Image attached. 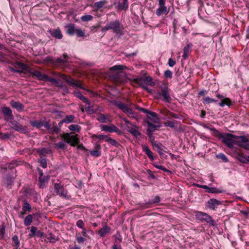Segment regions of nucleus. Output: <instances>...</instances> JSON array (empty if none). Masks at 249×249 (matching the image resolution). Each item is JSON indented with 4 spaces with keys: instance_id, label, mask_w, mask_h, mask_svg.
Instances as JSON below:
<instances>
[{
    "instance_id": "de8ad7c7",
    "label": "nucleus",
    "mask_w": 249,
    "mask_h": 249,
    "mask_svg": "<svg viewBox=\"0 0 249 249\" xmlns=\"http://www.w3.org/2000/svg\"><path fill=\"white\" fill-rule=\"evenodd\" d=\"M52 151L51 150H48L46 148H42L40 149L37 150V152L41 155H44L46 154H49L51 153Z\"/></svg>"
},
{
    "instance_id": "c85d7f7f",
    "label": "nucleus",
    "mask_w": 249,
    "mask_h": 249,
    "mask_svg": "<svg viewBox=\"0 0 249 249\" xmlns=\"http://www.w3.org/2000/svg\"><path fill=\"white\" fill-rule=\"evenodd\" d=\"M48 176H43V177H39V181L40 182V188H44L45 186V183H47L49 180Z\"/></svg>"
},
{
    "instance_id": "58836bf2",
    "label": "nucleus",
    "mask_w": 249,
    "mask_h": 249,
    "mask_svg": "<svg viewBox=\"0 0 249 249\" xmlns=\"http://www.w3.org/2000/svg\"><path fill=\"white\" fill-rule=\"evenodd\" d=\"M127 114L128 116L135 119H138V115L137 113H135L131 108L129 109V111L126 113Z\"/></svg>"
},
{
    "instance_id": "e433bc0d",
    "label": "nucleus",
    "mask_w": 249,
    "mask_h": 249,
    "mask_svg": "<svg viewBox=\"0 0 249 249\" xmlns=\"http://www.w3.org/2000/svg\"><path fill=\"white\" fill-rule=\"evenodd\" d=\"M107 1L106 0H101L94 3V6L97 10H99L103 7V6L105 5Z\"/></svg>"
},
{
    "instance_id": "8fccbe9b",
    "label": "nucleus",
    "mask_w": 249,
    "mask_h": 249,
    "mask_svg": "<svg viewBox=\"0 0 249 249\" xmlns=\"http://www.w3.org/2000/svg\"><path fill=\"white\" fill-rule=\"evenodd\" d=\"M144 82H145L146 85H149L151 86H153L155 85V83L152 81V78L150 76H147L145 78H143Z\"/></svg>"
},
{
    "instance_id": "f257e3e1",
    "label": "nucleus",
    "mask_w": 249,
    "mask_h": 249,
    "mask_svg": "<svg viewBox=\"0 0 249 249\" xmlns=\"http://www.w3.org/2000/svg\"><path fill=\"white\" fill-rule=\"evenodd\" d=\"M210 129L213 132L215 137L221 140L222 142L228 147L232 148L234 144H235L236 136L230 133H222L214 128H211Z\"/></svg>"
},
{
    "instance_id": "b1692460",
    "label": "nucleus",
    "mask_w": 249,
    "mask_h": 249,
    "mask_svg": "<svg viewBox=\"0 0 249 249\" xmlns=\"http://www.w3.org/2000/svg\"><path fill=\"white\" fill-rule=\"evenodd\" d=\"M2 112L4 115L10 117V119H13L12 110L9 107H3L2 108Z\"/></svg>"
},
{
    "instance_id": "9d476101",
    "label": "nucleus",
    "mask_w": 249,
    "mask_h": 249,
    "mask_svg": "<svg viewBox=\"0 0 249 249\" xmlns=\"http://www.w3.org/2000/svg\"><path fill=\"white\" fill-rule=\"evenodd\" d=\"M54 192L58 195L65 196L67 195V192L64 190L62 185L60 183H55L54 184Z\"/></svg>"
},
{
    "instance_id": "4d7b16f0",
    "label": "nucleus",
    "mask_w": 249,
    "mask_h": 249,
    "mask_svg": "<svg viewBox=\"0 0 249 249\" xmlns=\"http://www.w3.org/2000/svg\"><path fill=\"white\" fill-rule=\"evenodd\" d=\"M40 164H41V166L43 168H45L47 167V160L45 158H41L40 160H39V161H38Z\"/></svg>"
},
{
    "instance_id": "bb28decb",
    "label": "nucleus",
    "mask_w": 249,
    "mask_h": 249,
    "mask_svg": "<svg viewBox=\"0 0 249 249\" xmlns=\"http://www.w3.org/2000/svg\"><path fill=\"white\" fill-rule=\"evenodd\" d=\"M118 9L121 10H126L128 7V0H123L122 2H119Z\"/></svg>"
},
{
    "instance_id": "052dcab7",
    "label": "nucleus",
    "mask_w": 249,
    "mask_h": 249,
    "mask_svg": "<svg viewBox=\"0 0 249 249\" xmlns=\"http://www.w3.org/2000/svg\"><path fill=\"white\" fill-rule=\"evenodd\" d=\"M5 227L4 225H1L0 228V239H3L4 237Z\"/></svg>"
},
{
    "instance_id": "423d86ee",
    "label": "nucleus",
    "mask_w": 249,
    "mask_h": 249,
    "mask_svg": "<svg viewBox=\"0 0 249 249\" xmlns=\"http://www.w3.org/2000/svg\"><path fill=\"white\" fill-rule=\"evenodd\" d=\"M197 218L201 221H205L212 226L215 225V222L212 219V218L206 213L198 212L196 213Z\"/></svg>"
},
{
    "instance_id": "7ed1b4c3",
    "label": "nucleus",
    "mask_w": 249,
    "mask_h": 249,
    "mask_svg": "<svg viewBox=\"0 0 249 249\" xmlns=\"http://www.w3.org/2000/svg\"><path fill=\"white\" fill-rule=\"evenodd\" d=\"M124 30L123 25L119 20H115L107 22L106 26L102 28V32L107 30H112L113 32L117 35H122Z\"/></svg>"
},
{
    "instance_id": "20e7f679",
    "label": "nucleus",
    "mask_w": 249,
    "mask_h": 249,
    "mask_svg": "<svg viewBox=\"0 0 249 249\" xmlns=\"http://www.w3.org/2000/svg\"><path fill=\"white\" fill-rule=\"evenodd\" d=\"M57 76L64 80L71 86L83 89H85L81 83L80 81L74 80L70 76L65 75L61 73H58Z\"/></svg>"
},
{
    "instance_id": "69168bd1",
    "label": "nucleus",
    "mask_w": 249,
    "mask_h": 249,
    "mask_svg": "<svg viewBox=\"0 0 249 249\" xmlns=\"http://www.w3.org/2000/svg\"><path fill=\"white\" fill-rule=\"evenodd\" d=\"M148 135L149 137L150 141L151 142L153 146L155 145L157 143H158L156 141H155V138L153 136V134H148Z\"/></svg>"
},
{
    "instance_id": "cd10ccee",
    "label": "nucleus",
    "mask_w": 249,
    "mask_h": 249,
    "mask_svg": "<svg viewBox=\"0 0 249 249\" xmlns=\"http://www.w3.org/2000/svg\"><path fill=\"white\" fill-rule=\"evenodd\" d=\"M236 159L240 162L244 163H248V157L246 158L242 153H237L236 156Z\"/></svg>"
},
{
    "instance_id": "5fc2aeb1",
    "label": "nucleus",
    "mask_w": 249,
    "mask_h": 249,
    "mask_svg": "<svg viewBox=\"0 0 249 249\" xmlns=\"http://www.w3.org/2000/svg\"><path fill=\"white\" fill-rule=\"evenodd\" d=\"M216 157L218 159H221L223 161L226 162L228 161V158L223 153H219L216 155Z\"/></svg>"
},
{
    "instance_id": "603ef678",
    "label": "nucleus",
    "mask_w": 249,
    "mask_h": 249,
    "mask_svg": "<svg viewBox=\"0 0 249 249\" xmlns=\"http://www.w3.org/2000/svg\"><path fill=\"white\" fill-rule=\"evenodd\" d=\"M31 232L29 233V236L30 237H34L36 235L37 232V228L32 226L31 227Z\"/></svg>"
},
{
    "instance_id": "72a5a7b5",
    "label": "nucleus",
    "mask_w": 249,
    "mask_h": 249,
    "mask_svg": "<svg viewBox=\"0 0 249 249\" xmlns=\"http://www.w3.org/2000/svg\"><path fill=\"white\" fill-rule=\"evenodd\" d=\"M97 120L100 121V122L101 123H107L108 122H110L111 121L108 119L107 118L105 115L103 114H100L98 118H97Z\"/></svg>"
},
{
    "instance_id": "a18cd8bd",
    "label": "nucleus",
    "mask_w": 249,
    "mask_h": 249,
    "mask_svg": "<svg viewBox=\"0 0 249 249\" xmlns=\"http://www.w3.org/2000/svg\"><path fill=\"white\" fill-rule=\"evenodd\" d=\"M32 208L31 205L27 203L26 201H24L23 206L22 207V210L24 212H30L31 211Z\"/></svg>"
},
{
    "instance_id": "473e14b6",
    "label": "nucleus",
    "mask_w": 249,
    "mask_h": 249,
    "mask_svg": "<svg viewBox=\"0 0 249 249\" xmlns=\"http://www.w3.org/2000/svg\"><path fill=\"white\" fill-rule=\"evenodd\" d=\"M33 216L32 214H28L25 217L24 220V224L26 226H28L31 224L33 222Z\"/></svg>"
},
{
    "instance_id": "3c124183",
    "label": "nucleus",
    "mask_w": 249,
    "mask_h": 249,
    "mask_svg": "<svg viewBox=\"0 0 249 249\" xmlns=\"http://www.w3.org/2000/svg\"><path fill=\"white\" fill-rule=\"evenodd\" d=\"M76 36L78 37H84L85 36V30H82L81 29H76L75 32Z\"/></svg>"
},
{
    "instance_id": "49530a36",
    "label": "nucleus",
    "mask_w": 249,
    "mask_h": 249,
    "mask_svg": "<svg viewBox=\"0 0 249 249\" xmlns=\"http://www.w3.org/2000/svg\"><path fill=\"white\" fill-rule=\"evenodd\" d=\"M47 239L49 240V241L51 243H55L58 240V238L52 233H50L48 234Z\"/></svg>"
},
{
    "instance_id": "4468645a",
    "label": "nucleus",
    "mask_w": 249,
    "mask_h": 249,
    "mask_svg": "<svg viewBox=\"0 0 249 249\" xmlns=\"http://www.w3.org/2000/svg\"><path fill=\"white\" fill-rule=\"evenodd\" d=\"M114 105L119 109H121L124 113H126L130 108L127 104L122 103L120 101H116Z\"/></svg>"
},
{
    "instance_id": "c03bdc74",
    "label": "nucleus",
    "mask_w": 249,
    "mask_h": 249,
    "mask_svg": "<svg viewBox=\"0 0 249 249\" xmlns=\"http://www.w3.org/2000/svg\"><path fill=\"white\" fill-rule=\"evenodd\" d=\"M106 141L112 145L115 146V147H118L120 145L119 143L115 140L113 139L110 137L107 138Z\"/></svg>"
},
{
    "instance_id": "680f3d73",
    "label": "nucleus",
    "mask_w": 249,
    "mask_h": 249,
    "mask_svg": "<svg viewBox=\"0 0 249 249\" xmlns=\"http://www.w3.org/2000/svg\"><path fill=\"white\" fill-rule=\"evenodd\" d=\"M92 137L93 138L96 137V138L100 140H106L107 139V138H108V136L105 135H93L92 136Z\"/></svg>"
},
{
    "instance_id": "39448f33",
    "label": "nucleus",
    "mask_w": 249,
    "mask_h": 249,
    "mask_svg": "<svg viewBox=\"0 0 249 249\" xmlns=\"http://www.w3.org/2000/svg\"><path fill=\"white\" fill-rule=\"evenodd\" d=\"M66 142L70 144L71 146H75L79 143V139L77 135H71L70 133H67L62 135Z\"/></svg>"
},
{
    "instance_id": "a878e982",
    "label": "nucleus",
    "mask_w": 249,
    "mask_h": 249,
    "mask_svg": "<svg viewBox=\"0 0 249 249\" xmlns=\"http://www.w3.org/2000/svg\"><path fill=\"white\" fill-rule=\"evenodd\" d=\"M203 189H206V192L211 193H221L222 191L215 187H209L207 185L203 186Z\"/></svg>"
},
{
    "instance_id": "ddd939ff",
    "label": "nucleus",
    "mask_w": 249,
    "mask_h": 249,
    "mask_svg": "<svg viewBox=\"0 0 249 249\" xmlns=\"http://www.w3.org/2000/svg\"><path fill=\"white\" fill-rule=\"evenodd\" d=\"M221 201L216 199L212 198L208 201V207L210 209L214 210L217 206L221 204Z\"/></svg>"
},
{
    "instance_id": "412c9836",
    "label": "nucleus",
    "mask_w": 249,
    "mask_h": 249,
    "mask_svg": "<svg viewBox=\"0 0 249 249\" xmlns=\"http://www.w3.org/2000/svg\"><path fill=\"white\" fill-rule=\"evenodd\" d=\"M168 13V11L167 8L164 5L160 6L156 11V14L158 16H160L162 14L167 15Z\"/></svg>"
},
{
    "instance_id": "7c9ffc66",
    "label": "nucleus",
    "mask_w": 249,
    "mask_h": 249,
    "mask_svg": "<svg viewBox=\"0 0 249 249\" xmlns=\"http://www.w3.org/2000/svg\"><path fill=\"white\" fill-rule=\"evenodd\" d=\"M133 126H134V128L130 129L129 133L135 138L140 136L141 135V133L136 129L138 128V127L134 124Z\"/></svg>"
},
{
    "instance_id": "774afa93",
    "label": "nucleus",
    "mask_w": 249,
    "mask_h": 249,
    "mask_svg": "<svg viewBox=\"0 0 249 249\" xmlns=\"http://www.w3.org/2000/svg\"><path fill=\"white\" fill-rule=\"evenodd\" d=\"M18 65L19 67L22 70L27 71V69H28V67L27 66V65L22 63L18 62Z\"/></svg>"
},
{
    "instance_id": "2eb2a0df",
    "label": "nucleus",
    "mask_w": 249,
    "mask_h": 249,
    "mask_svg": "<svg viewBox=\"0 0 249 249\" xmlns=\"http://www.w3.org/2000/svg\"><path fill=\"white\" fill-rule=\"evenodd\" d=\"M147 115V118L151 120L154 123H158L159 121V119L158 117V115L154 112H151L148 110L147 112H145Z\"/></svg>"
},
{
    "instance_id": "6e6d98bb",
    "label": "nucleus",
    "mask_w": 249,
    "mask_h": 249,
    "mask_svg": "<svg viewBox=\"0 0 249 249\" xmlns=\"http://www.w3.org/2000/svg\"><path fill=\"white\" fill-rule=\"evenodd\" d=\"M45 81H49L50 82H52V83H54L56 84H58V81L57 79L52 78V77H51L47 75H46V77L45 78Z\"/></svg>"
},
{
    "instance_id": "1a4fd4ad",
    "label": "nucleus",
    "mask_w": 249,
    "mask_h": 249,
    "mask_svg": "<svg viewBox=\"0 0 249 249\" xmlns=\"http://www.w3.org/2000/svg\"><path fill=\"white\" fill-rule=\"evenodd\" d=\"M2 184L7 189H11L14 184V178L10 175H6L3 178Z\"/></svg>"
},
{
    "instance_id": "c756f323",
    "label": "nucleus",
    "mask_w": 249,
    "mask_h": 249,
    "mask_svg": "<svg viewBox=\"0 0 249 249\" xmlns=\"http://www.w3.org/2000/svg\"><path fill=\"white\" fill-rule=\"evenodd\" d=\"M160 201V197L159 196H156L153 199L149 200V201L145 204L143 208H149L150 205L154 203H159Z\"/></svg>"
},
{
    "instance_id": "5701e85b",
    "label": "nucleus",
    "mask_w": 249,
    "mask_h": 249,
    "mask_svg": "<svg viewBox=\"0 0 249 249\" xmlns=\"http://www.w3.org/2000/svg\"><path fill=\"white\" fill-rule=\"evenodd\" d=\"M147 124L148 125V128L147 129V131L148 132V134H152L153 132L157 129V127H159V125H156L152 123H151L149 121L147 122Z\"/></svg>"
},
{
    "instance_id": "6e6552de",
    "label": "nucleus",
    "mask_w": 249,
    "mask_h": 249,
    "mask_svg": "<svg viewBox=\"0 0 249 249\" xmlns=\"http://www.w3.org/2000/svg\"><path fill=\"white\" fill-rule=\"evenodd\" d=\"M11 124V128L15 129L16 131L25 133L27 132V127L20 124L18 122L13 121L10 122Z\"/></svg>"
},
{
    "instance_id": "2f4dec72",
    "label": "nucleus",
    "mask_w": 249,
    "mask_h": 249,
    "mask_svg": "<svg viewBox=\"0 0 249 249\" xmlns=\"http://www.w3.org/2000/svg\"><path fill=\"white\" fill-rule=\"evenodd\" d=\"M248 139L245 136L237 137L235 138V143L238 145V143L247 142Z\"/></svg>"
},
{
    "instance_id": "393cba45",
    "label": "nucleus",
    "mask_w": 249,
    "mask_h": 249,
    "mask_svg": "<svg viewBox=\"0 0 249 249\" xmlns=\"http://www.w3.org/2000/svg\"><path fill=\"white\" fill-rule=\"evenodd\" d=\"M142 150L145 152L146 154L147 155L148 158L152 160H154V158L153 156V153L151 151V150L148 148V146L146 145H142Z\"/></svg>"
},
{
    "instance_id": "a19ab883",
    "label": "nucleus",
    "mask_w": 249,
    "mask_h": 249,
    "mask_svg": "<svg viewBox=\"0 0 249 249\" xmlns=\"http://www.w3.org/2000/svg\"><path fill=\"white\" fill-rule=\"evenodd\" d=\"M30 124L33 126L37 128H40L43 125V124L40 121H30Z\"/></svg>"
},
{
    "instance_id": "ea45409f",
    "label": "nucleus",
    "mask_w": 249,
    "mask_h": 249,
    "mask_svg": "<svg viewBox=\"0 0 249 249\" xmlns=\"http://www.w3.org/2000/svg\"><path fill=\"white\" fill-rule=\"evenodd\" d=\"M158 149V152L160 155H163V152L164 151L162 149V144L160 142L157 143L155 145L153 146Z\"/></svg>"
},
{
    "instance_id": "aec40b11",
    "label": "nucleus",
    "mask_w": 249,
    "mask_h": 249,
    "mask_svg": "<svg viewBox=\"0 0 249 249\" xmlns=\"http://www.w3.org/2000/svg\"><path fill=\"white\" fill-rule=\"evenodd\" d=\"M110 228L107 226H105L98 231V233L101 237H105L110 231Z\"/></svg>"
},
{
    "instance_id": "13d9d810",
    "label": "nucleus",
    "mask_w": 249,
    "mask_h": 249,
    "mask_svg": "<svg viewBox=\"0 0 249 249\" xmlns=\"http://www.w3.org/2000/svg\"><path fill=\"white\" fill-rule=\"evenodd\" d=\"M130 106H133L136 109L142 111L144 113L148 112V109L141 107L139 106H138V105H133L132 104H130Z\"/></svg>"
},
{
    "instance_id": "37998d69",
    "label": "nucleus",
    "mask_w": 249,
    "mask_h": 249,
    "mask_svg": "<svg viewBox=\"0 0 249 249\" xmlns=\"http://www.w3.org/2000/svg\"><path fill=\"white\" fill-rule=\"evenodd\" d=\"M231 103L230 99L228 98H225L223 99L221 102L219 103V105L220 107H224L225 105L230 106Z\"/></svg>"
},
{
    "instance_id": "f704fd0d",
    "label": "nucleus",
    "mask_w": 249,
    "mask_h": 249,
    "mask_svg": "<svg viewBox=\"0 0 249 249\" xmlns=\"http://www.w3.org/2000/svg\"><path fill=\"white\" fill-rule=\"evenodd\" d=\"M191 48V46L190 45H187L184 47L183 49V54L182 57L184 59H186L188 57L190 53V49Z\"/></svg>"
},
{
    "instance_id": "0eeeda50",
    "label": "nucleus",
    "mask_w": 249,
    "mask_h": 249,
    "mask_svg": "<svg viewBox=\"0 0 249 249\" xmlns=\"http://www.w3.org/2000/svg\"><path fill=\"white\" fill-rule=\"evenodd\" d=\"M159 95L163 97V101L168 103L171 102L172 99L170 96L167 87L164 86L161 88V92L159 93Z\"/></svg>"
},
{
    "instance_id": "a211bd4d",
    "label": "nucleus",
    "mask_w": 249,
    "mask_h": 249,
    "mask_svg": "<svg viewBox=\"0 0 249 249\" xmlns=\"http://www.w3.org/2000/svg\"><path fill=\"white\" fill-rule=\"evenodd\" d=\"M73 94L75 95V96L79 98L83 102L86 103L88 105L90 104V102L89 99L85 97L84 96H83L81 92L78 91H74Z\"/></svg>"
},
{
    "instance_id": "864d4df0",
    "label": "nucleus",
    "mask_w": 249,
    "mask_h": 249,
    "mask_svg": "<svg viewBox=\"0 0 249 249\" xmlns=\"http://www.w3.org/2000/svg\"><path fill=\"white\" fill-rule=\"evenodd\" d=\"M93 18V17L90 15H87L85 16H83L81 17V20L83 21H89L92 20Z\"/></svg>"
},
{
    "instance_id": "79ce46f5",
    "label": "nucleus",
    "mask_w": 249,
    "mask_h": 249,
    "mask_svg": "<svg viewBox=\"0 0 249 249\" xmlns=\"http://www.w3.org/2000/svg\"><path fill=\"white\" fill-rule=\"evenodd\" d=\"M12 241L15 243L13 246L16 247V249H18L20 243L18 240V237L17 235H15L12 237Z\"/></svg>"
},
{
    "instance_id": "f3484780",
    "label": "nucleus",
    "mask_w": 249,
    "mask_h": 249,
    "mask_svg": "<svg viewBox=\"0 0 249 249\" xmlns=\"http://www.w3.org/2000/svg\"><path fill=\"white\" fill-rule=\"evenodd\" d=\"M50 33L53 37L57 39H61L63 37L61 32L59 28L50 31Z\"/></svg>"
},
{
    "instance_id": "4c0bfd02",
    "label": "nucleus",
    "mask_w": 249,
    "mask_h": 249,
    "mask_svg": "<svg viewBox=\"0 0 249 249\" xmlns=\"http://www.w3.org/2000/svg\"><path fill=\"white\" fill-rule=\"evenodd\" d=\"M69 128L71 131L79 132L81 129V127L78 124H74L70 125Z\"/></svg>"
},
{
    "instance_id": "6ab92c4d",
    "label": "nucleus",
    "mask_w": 249,
    "mask_h": 249,
    "mask_svg": "<svg viewBox=\"0 0 249 249\" xmlns=\"http://www.w3.org/2000/svg\"><path fill=\"white\" fill-rule=\"evenodd\" d=\"M67 28V33L70 35L72 36L75 32L76 29H75V25L74 24L71 23L65 26Z\"/></svg>"
},
{
    "instance_id": "f03ea898",
    "label": "nucleus",
    "mask_w": 249,
    "mask_h": 249,
    "mask_svg": "<svg viewBox=\"0 0 249 249\" xmlns=\"http://www.w3.org/2000/svg\"><path fill=\"white\" fill-rule=\"evenodd\" d=\"M126 69V67L123 65H118L114 66L109 68L110 71H119L115 73L110 75L111 77L115 81L119 82H124L126 77V74L122 70Z\"/></svg>"
},
{
    "instance_id": "9b49d317",
    "label": "nucleus",
    "mask_w": 249,
    "mask_h": 249,
    "mask_svg": "<svg viewBox=\"0 0 249 249\" xmlns=\"http://www.w3.org/2000/svg\"><path fill=\"white\" fill-rule=\"evenodd\" d=\"M103 131H106L109 132H116L119 133L120 130L115 125L111 124L110 125H102L100 126Z\"/></svg>"
},
{
    "instance_id": "4be33fe9",
    "label": "nucleus",
    "mask_w": 249,
    "mask_h": 249,
    "mask_svg": "<svg viewBox=\"0 0 249 249\" xmlns=\"http://www.w3.org/2000/svg\"><path fill=\"white\" fill-rule=\"evenodd\" d=\"M34 76L36 77L38 79L42 81L45 80L46 74H42L40 71L35 70L31 73Z\"/></svg>"
},
{
    "instance_id": "c9c22d12",
    "label": "nucleus",
    "mask_w": 249,
    "mask_h": 249,
    "mask_svg": "<svg viewBox=\"0 0 249 249\" xmlns=\"http://www.w3.org/2000/svg\"><path fill=\"white\" fill-rule=\"evenodd\" d=\"M75 117L73 115L66 116L63 120L62 122L64 123L69 124L73 122Z\"/></svg>"
},
{
    "instance_id": "f8f14e48",
    "label": "nucleus",
    "mask_w": 249,
    "mask_h": 249,
    "mask_svg": "<svg viewBox=\"0 0 249 249\" xmlns=\"http://www.w3.org/2000/svg\"><path fill=\"white\" fill-rule=\"evenodd\" d=\"M134 82L138 84L142 89L148 91L149 93H151L152 91L145 84L143 78L140 77L134 79Z\"/></svg>"
},
{
    "instance_id": "e2e57ef3",
    "label": "nucleus",
    "mask_w": 249,
    "mask_h": 249,
    "mask_svg": "<svg viewBox=\"0 0 249 249\" xmlns=\"http://www.w3.org/2000/svg\"><path fill=\"white\" fill-rule=\"evenodd\" d=\"M90 153L92 156L97 157L101 155V151L98 150H94L91 151Z\"/></svg>"
},
{
    "instance_id": "09e8293b",
    "label": "nucleus",
    "mask_w": 249,
    "mask_h": 249,
    "mask_svg": "<svg viewBox=\"0 0 249 249\" xmlns=\"http://www.w3.org/2000/svg\"><path fill=\"white\" fill-rule=\"evenodd\" d=\"M55 148L56 149H64L66 145L65 144L64 142L63 141H60L58 143L54 144Z\"/></svg>"
},
{
    "instance_id": "bf43d9fd",
    "label": "nucleus",
    "mask_w": 249,
    "mask_h": 249,
    "mask_svg": "<svg viewBox=\"0 0 249 249\" xmlns=\"http://www.w3.org/2000/svg\"><path fill=\"white\" fill-rule=\"evenodd\" d=\"M10 135L8 133H0V139L5 140L9 139Z\"/></svg>"
},
{
    "instance_id": "dca6fc26",
    "label": "nucleus",
    "mask_w": 249,
    "mask_h": 249,
    "mask_svg": "<svg viewBox=\"0 0 249 249\" xmlns=\"http://www.w3.org/2000/svg\"><path fill=\"white\" fill-rule=\"evenodd\" d=\"M10 105L13 108H16L18 111H22L24 109V106L19 102L12 100L10 102Z\"/></svg>"
},
{
    "instance_id": "0e129e2a",
    "label": "nucleus",
    "mask_w": 249,
    "mask_h": 249,
    "mask_svg": "<svg viewBox=\"0 0 249 249\" xmlns=\"http://www.w3.org/2000/svg\"><path fill=\"white\" fill-rule=\"evenodd\" d=\"M164 76L167 78H171L172 77V72L170 70H166L164 72Z\"/></svg>"
},
{
    "instance_id": "338daca9",
    "label": "nucleus",
    "mask_w": 249,
    "mask_h": 249,
    "mask_svg": "<svg viewBox=\"0 0 249 249\" xmlns=\"http://www.w3.org/2000/svg\"><path fill=\"white\" fill-rule=\"evenodd\" d=\"M164 124L166 126H168L171 128H174L175 127V123L173 122L166 121L164 123Z\"/></svg>"
}]
</instances>
